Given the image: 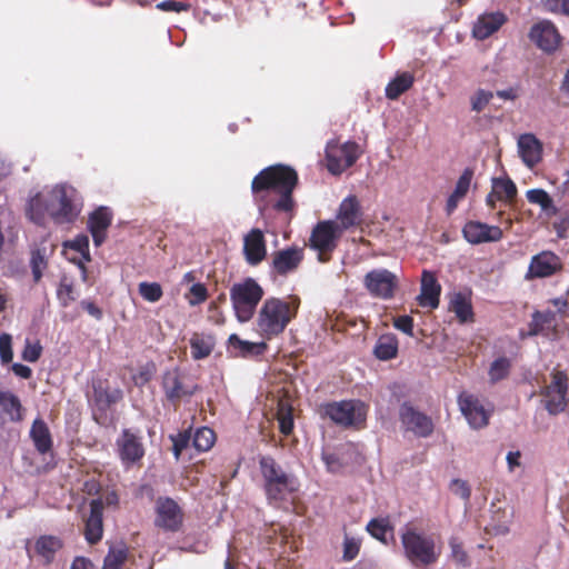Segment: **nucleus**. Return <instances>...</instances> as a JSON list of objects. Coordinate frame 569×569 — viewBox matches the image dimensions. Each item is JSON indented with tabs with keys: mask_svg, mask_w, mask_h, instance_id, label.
Wrapping results in <instances>:
<instances>
[{
	"mask_svg": "<svg viewBox=\"0 0 569 569\" xmlns=\"http://www.w3.org/2000/svg\"><path fill=\"white\" fill-rule=\"evenodd\" d=\"M299 183L297 171L286 164H273L262 169L251 181L256 201L268 197L267 204L279 213L293 214L297 202L293 191Z\"/></svg>",
	"mask_w": 569,
	"mask_h": 569,
	"instance_id": "nucleus-1",
	"label": "nucleus"
},
{
	"mask_svg": "<svg viewBox=\"0 0 569 569\" xmlns=\"http://www.w3.org/2000/svg\"><path fill=\"white\" fill-rule=\"evenodd\" d=\"M300 299L290 296L289 300L268 298L263 301L257 319L260 333L271 339L284 331L287 326L297 317Z\"/></svg>",
	"mask_w": 569,
	"mask_h": 569,
	"instance_id": "nucleus-2",
	"label": "nucleus"
},
{
	"mask_svg": "<svg viewBox=\"0 0 569 569\" xmlns=\"http://www.w3.org/2000/svg\"><path fill=\"white\" fill-rule=\"evenodd\" d=\"M401 545L405 557L418 568H429L440 558L441 547L437 546L431 536L419 532L413 528H407L401 533Z\"/></svg>",
	"mask_w": 569,
	"mask_h": 569,
	"instance_id": "nucleus-3",
	"label": "nucleus"
},
{
	"mask_svg": "<svg viewBox=\"0 0 569 569\" xmlns=\"http://www.w3.org/2000/svg\"><path fill=\"white\" fill-rule=\"evenodd\" d=\"M259 468L263 478V488L270 502L284 501L297 489L296 479L287 473L271 456L259 458Z\"/></svg>",
	"mask_w": 569,
	"mask_h": 569,
	"instance_id": "nucleus-4",
	"label": "nucleus"
},
{
	"mask_svg": "<svg viewBox=\"0 0 569 569\" xmlns=\"http://www.w3.org/2000/svg\"><path fill=\"white\" fill-rule=\"evenodd\" d=\"M263 293L262 287L252 278H247L231 287L230 300L238 321L248 322L252 319Z\"/></svg>",
	"mask_w": 569,
	"mask_h": 569,
	"instance_id": "nucleus-5",
	"label": "nucleus"
},
{
	"mask_svg": "<svg viewBox=\"0 0 569 569\" xmlns=\"http://www.w3.org/2000/svg\"><path fill=\"white\" fill-rule=\"evenodd\" d=\"M80 212L78 192L73 187L60 184L52 189L49 199V216L57 223L73 222Z\"/></svg>",
	"mask_w": 569,
	"mask_h": 569,
	"instance_id": "nucleus-6",
	"label": "nucleus"
},
{
	"mask_svg": "<svg viewBox=\"0 0 569 569\" xmlns=\"http://www.w3.org/2000/svg\"><path fill=\"white\" fill-rule=\"evenodd\" d=\"M161 389L166 401L177 409L182 401L189 400L197 392L198 385L191 382L178 367H174L162 373Z\"/></svg>",
	"mask_w": 569,
	"mask_h": 569,
	"instance_id": "nucleus-7",
	"label": "nucleus"
},
{
	"mask_svg": "<svg viewBox=\"0 0 569 569\" xmlns=\"http://www.w3.org/2000/svg\"><path fill=\"white\" fill-rule=\"evenodd\" d=\"M343 231L338 227L335 220L319 221L311 231L309 237V247L318 252L320 262H328L332 252L338 247V241Z\"/></svg>",
	"mask_w": 569,
	"mask_h": 569,
	"instance_id": "nucleus-8",
	"label": "nucleus"
},
{
	"mask_svg": "<svg viewBox=\"0 0 569 569\" xmlns=\"http://www.w3.org/2000/svg\"><path fill=\"white\" fill-rule=\"evenodd\" d=\"M550 382L541 390L542 403L550 415H558L566 409V396L569 387L568 373L555 368Z\"/></svg>",
	"mask_w": 569,
	"mask_h": 569,
	"instance_id": "nucleus-9",
	"label": "nucleus"
},
{
	"mask_svg": "<svg viewBox=\"0 0 569 569\" xmlns=\"http://www.w3.org/2000/svg\"><path fill=\"white\" fill-rule=\"evenodd\" d=\"M368 407L360 400H343L325 406V413L336 423L361 426L367 419Z\"/></svg>",
	"mask_w": 569,
	"mask_h": 569,
	"instance_id": "nucleus-10",
	"label": "nucleus"
},
{
	"mask_svg": "<svg viewBox=\"0 0 569 569\" xmlns=\"http://www.w3.org/2000/svg\"><path fill=\"white\" fill-rule=\"evenodd\" d=\"M117 453L124 468L140 465L146 455V448L139 430L122 429L116 440Z\"/></svg>",
	"mask_w": 569,
	"mask_h": 569,
	"instance_id": "nucleus-11",
	"label": "nucleus"
},
{
	"mask_svg": "<svg viewBox=\"0 0 569 569\" xmlns=\"http://www.w3.org/2000/svg\"><path fill=\"white\" fill-rule=\"evenodd\" d=\"M184 512L179 503L170 497H158L154 503V526L166 532L181 530Z\"/></svg>",
	"mask_w": 569,
	"mask_h": 569,
	"instance_id": "nucleus-12",
	"label": "nucleus"
},
{
	"mask_svg": "<svg viewBox=\"0 0 569 569\" xmlns=\"http://www.w3.org/2000/svg\"><path fill=\"white\" fill-rule=\"evenodd\" d=\"M362 283L371 297L389 300L395 297L399 280L390 270L380 268L367 272Z\"/></svg>",
	"mask_w": 569,
	"mask_h": 569,
	"instance_id": "nucleus-13",
	"label": "nucleus"
},
{
	"mask_svg": "<svg viewBox=\"0 0 569 569\" xmlns=\"http://www.w3.org/2000/svg\"><path fill=\"white\" fill-rule=\"evenodd\" d=\"M563 270L561 258L550 250H542L531 257L525 279L527 281L535 279L550 278Z\"/></svg>",
	"mask_w": 569,
	"mask_h": 569,
	"instance_id": "nucleus-14",
	"label": "nucleus"
},
{
	"mask_svg": "<svg viewBox=\"0 0 569 569\" xmlns=\"http://www.w3.org/2000/svg\"><path fill=\"white\" fill-rule=\"evenodd\" d=\"M361 153L359 144H327V169L330 173L338 176L351 167Z\"/></svg>",
	"mask_w": 569,
	"mask_h": 569,
	"instance_id": "nucleus-15",
	"label": "nucleus"
},
{
	"mask_svg": "<svg viewBox=\"0 0 569 569\" xmlns=\"http://www.w3.org/2000/svg\"><path fill=\"white\" fill-rule=\"evenodd\" d=\"M303 259V248L293 246L277 250L271 254L270 273L287 277L299 269Z\"/></svg>",
	"mask_w": 569,
	"mask_h": 569,
	"instance_id": "nucleus-16",
	"label": "nucleus"
},
{
	"mask_svg": "<svg viewBox=\"0 0 569 569\" xmlns=\"http://www.w3.org/2000/svg\"><path fill=\"white\" fill-rule=\"evenodd\" d=\"M399 419L406 429L417 437L427 438L433 432L432 419L417 410L410 402H403L400 406Z\"/></svg>",
	"mask_w": 569,
	"mask_h": 569,
	"instance_id": "nucleus-17",
	"label": "nucleus"
},
{
	"mask_svg": "<svg viewBox=\"0 0 569 569\" xmlns=\"http://www.w3.org/2000/svg\"><path fill=\"white\" fill-rule=\"evenodd\" d=\"M530 40L547 53L555 52L561 44V36L557 27L549 20L535 23L529 32Z\"/></svg>",
	"mask_w": 569,
	"mask_h": 569,
	"instance_id": "nucleus-18",
	"label": "nucleus"
},
{
	"mask_svg": "<svg viewBox=\"0 0 569 569\" xmlns=\"http://www.w3.org/2000/svg\"><path fill=\"white\" fill-rule=\"evenodd\" d=\"M458 405L471 428L481 429L488 426L490 413L483 408L478 397L461 392L458 396Z\"/></svg>",
	"mask_w": 569,
	"mask_h": 569,
	"instance_id": "nucleus-19",
	"label": "nucleus"
},
{
	"mask_svg": "<svg viewBox=\"0 0 569 569\" xmlns=\"http://www.w3.org/2000/svg\"><path fill=\"white\" fill-rule=\"evenodd\" d=\"M336 222L342 230L360 227L363 222V211L356 194H349L339 204Z\"/></svg>",
	"mask_w": 569,
	"mask_h": 569,
	"instance_id": "nucleus-20",
	"label": "nucleus"
},
{
	"mask_svg": "<svg viewBox=\"0 0 569 569\" xmlns=\"http://www.w3.org/2000/svg\"><path fill=\"white\" fill-rule=\"evenodd\" d=\"M462 236L469 243L479 244L500 241L503 232L498 226H489L480 221L470 220L465 223Z\"/></svg>",
	"mask_w": 569,
	"mask_h": 569,
	"instance_id": "nucleus-21",
	"label": "nucleus"
},
{
	"mask_svg": "<svg viewBox=\"0 0 569 569\" xmlns=\"http://www.w3.org/2000/svg\"><path fill=\"white\" fill-rule=\"evenodd\" d=\"M242 251L249 266H258L266 259L267 241L262 230L253 228L244 234Z\"/></svg>",
	"mask_w": 569,
	"mask_h": 569,
	"instance_id": "nucleus-22",
	"label": "nucleus"
},
{
	"mask_svg": "<svg viewBox=\"0 0 569 569\" xmlns=\"http://www.w3.org/2000/svg\"><path fill=\"white\" fill-rule=\"evenodd\" d=\"M113 220L112 210L109 207L100 206L88 217L87 228L92 236L96 247H100L107 239V232Z\"/></svg>",
	"mask_w": 569,
	"mask_h": 569,
	"instance_id": "nucleus-23",
	"label": "nucleus"
},
{
	"mask_svg": "<svg viewBox=\"0 0 569 569\" xmlns=\"http://www.w3.org/2000/svg\"><path fill=\"white\" fill-rule=\"evenodd\" d=\"M62 539L53 535H42L38 537L33 545V553L39 561L44 565H51L57 553L63 548Z\"/></svg>",
	"mask_w": 569,
	"mask_h": 569,
	"instance_id": "nucleus-24",
	"label": "nucleus"
},
{
	"mask_svg": "<svg viewBox=\"0 0 569 569\" xmlns=\"http://www.w3.org/2000/svg\"><path fill=\"white\" fill-rule=\"evenodd\" d=\"M90 515L86 520L84 537L91 545L101 540L103 533V502L101 498L90 501Z\"/></svg>",
	"mask_w": 569,
	"mask_h": 569,
	"instance_id": "nucleus-25",
	"label": "nucleus"
},
{
	"mask_svg": "<svg viewBox=\"0 0 569 569\" xmlns=\"http://www.w3.org/2000/svg\"><path fill=\"white\" fill-rule=\"evenodd\" d=\"M441 286L433 272L423 270L421 274V290L418 297L421 307L436 309L440 302Z\"/></svg>",
	"mask_w": 569,
	"mask_h": 569,
	"instance_id": "nucleus-26",
	"label": "nucleus"
},
{
	"mask_svg": "<svg viewBox=\"0 0 569 569\" xmlns=\"http://www.w3.org/2000/svg\"><path fill=\"white\" fill-rule=\"evenodd\" d=\"M267 345L264 342H251L242 340L237 333L229 336L227 341V353L233 358H248L262 355Z\"/></svg>",
	"mask_w": 569,
	"mask_h": 569,
	"instance_id": "nucleus-27",
	"label": "nucleus"
},
{
	"mask_svg": "<svg viewBox=\"0 0 569 569\" xmlns=\"http://www.w3.org/2000/svg\"><path fill=\"white\" fill-rule=\"evenodd\" d=\"M122 399V391L120 389L109 390L102 387L93 389V400L97 411L93 412L94 420L103 425L102 417L106 418L108 409Z\"/></svg>",
	"mask_w": 569,
	"mask_h": 569,
	"instance_id": "nucleus-28",
	"label": "nucleus"
},
{
	"mask_svg": "<svg viewBox=\"0 0 569 569\" xmlns=\"http://www.w3.org/2000/svg\"><path fill=\"white\" fill-rule=\"evenodd\" d=\"M30 438L40 455H47L52 450V436L44 420L40 418L33 420L30 428Z\"/></svg>",
	"mask_w": 569,
	"mask_h": 569,
	"instance_id": "nucleus-29",
	"label": "nucleus"
},
{
	"mask_svg": "<svg viewBox=\"0 0 569 569\" xmlns=\"http://www.w3.org/2000/svg\"><path fill=\"white\" fill-rule=\"evenodd\" d=\"M506 22V17L501 12L487 13L479 17L473 27V36L479 40H485L495 33Z\"/></svg>",
	"mask_w": 569,
	"mask_h": 569,
	"instance_id": "nucleus-30",
	"label": "nucleus"
},
{
	"mask_svg": "<svg viewBox=\"0 0 569 569\" xmlns=\"http://www.w3.org/2000/svg\"><path fill=\"white\" fill-rule=\"evenodd\" d=\"M189 345L192 359L202 360L212 353L216 347V339L210 333L194 332L189 340Z\"/></svg>",
	"mask_w": 569,
	"mask_h": 569,
	"instance_id": "nucleus-31",
	"label": "nucleus"
},
{
	"mask_svg": "<svg viewBox=\"0 0 569 569\" xmlns=\"http://www.w3.org/2000/svg\"><path fill=\"white\" fill-rule=\"evenodd\" d=\"M472 176L473 171L467 168L459 177L455 190L449 196L446 203V212L448 216H450L457 209L458 203L466 197L470 187Z\"/></svg>",
	"mask_w": 569,
	"mask_h": 569,
	"instance_id": "nucleus-32",
	"label": "nucleus"
},
{
	"mask_svg": "<svg viewBox=\"0 0 569 569\" xmlns=\"http://www.w3.org/2000/svg\"><path fill=\"white\" fill-rule=\"evenodd\" d=\"M399 341L393 333L381 335L373 348V355L381 361L395 359L398 356Z\"/></svg>",
	"mask_w": 569,
	"mask_h": 569,
	"instance_id": "nucleus-33",
	"label": "nucleus"
},
{
	"mask_svg": "<svg viewBox=\"0 0 569 569\" xmlns=\"http://www.w3.org/2000/svg\"><path fill=\"white\" fill-rule=\"evenodd\" d=\"M415 83V77L411 72L405 71L398 73L386 87V97L390 100H397L402 93L408 91Z\"/></svg>",
	"mask_w": 569,
	"mask_h": 569,
	"instance_id": "nucleus-34",
	"label": "nucleus"
},
{
	"mask_svg": "<svg viewBox=\"0 0 569 569\" xmlns=\"http://www.w3.org/2000/svg\"><path fill=\"white\" fill-rule=\"evenodd\" d=\"M64 248L72 249L81 254V259L76 261L72 259L74 263L81 269L83 278L87 276V268L84 262H89L91 260L90 251H89V238L86 234H78L73 240L66 241Z\"/></svg>",
	"mask_w": 569,
	"mask_h": 569,
	"instance_id": "nucleus-35",
	"label": "nucleus"
},
{
	"mask_svg": "<svg viewBox=\"0 0 569 569\" xmlns=\"http://www.w3.org/2000/svg\"><path fill=\"white\" fill-rule=\"evenodd\" d=\"M279 430L283 436H289L295 427L293 408L287 400H279L276 413Z\"/></svg>",
	"mask_w": 569,
	"mask_h": 569,
	"instance_id": "nucleus-36",
	"label": "nucleus"
},
{
	"mask_svg": "<svg viewBox=\"0 0 569 569\" xmlns=\"http://www.w3.org/2000/svg\"><path fill=\"white\" fill-rule=\"evenodd\" d=\"M526 197L530 203L540 206L541 210L548 216H555L558 212L552 198L543 189L528 190Z\"/></svg>",
	"mask_w": 569,
	"mask_h": 569,
	"instance_id": "nucleus-37",
	"label": "nucleus"
},
{
	"mask_svg": "<svg viewBox=\"0 0 569 569\" xmlns=\"http://www.w3.org/2000/svg\"><path fill=\"white\" fill-rule=\"evenodd\" d=\"M27 214L37 224L44 222L46 214H49V201L38 193L28 203Z\"/></svg>",
	"mask_w": 569,
	"mask_h": 569,
	"instance_id": "nucleus-38",
	"label": "nucleus"
},
{
	"mask_svg": "<svg viewBox=\"0 0 569 569\" xmlns=\"http://www.w3.org/2000/svg\"><path fill=\"white\" fill-rule=\"evenodd\" d=\"M492 191L496 193L497 199H499V201L510 202L517 196V187H516L515 182L509 178L493 179Z\"/></svg>",
	"mask_w": 569,
	"mask_h": 569,
	"instance_id": "nucleus-39",
	"label": "nucleus"
},
{
	"mask_svg": "<svg viewBox=\"0 0 569 569\" xmlns=\"http://www.w3.org/2000/svg\"><path fill=\"white\" fill-rule=\"evenodd\" d=\"M511 370V360L507 357H499L493 360L488 370L489 380L492 385L506 379Z\"/></svg>",
	"mask_w": 569,
	"mask_h": 569,
	"instance_id": "nucleus-40",
	"label": "nucleus"
},
{
	"mask_svg": "<svg viewBox=\"0 0 569 569\" xmlns=\"http://www.w3.org/2000/svg\"><path fill=\"white\" fill-rule=\"evenodd\" d=\"M367 531L377 540L387 543V536L393 528L388 518H373L368 522Z\"/></svg>",
	"mask_w": 569,
	"mask_h": 569,
	"instance_id": "nucleus-41",
	"label": "nucleus"
},
{
	"mask_svg": "<svg viewBox=\"0 0 569 569\" xmlns=\"http://www.w3.org/2000/svg\"><path fill=\"white\" fill-rule=\"evenodd\" d=\"M128 558V549L124 546L110 547L103 560L102 569H121Z\"/></svg>",
	"mask_w": 569,
	"mask_h": 569,
	"instance_id": "nucleus-42",
	"label": "nucleus"
},
{
	"mask_svg": "<svg viewBox=\"0 0 569 569\" xmlns=\"http://www.w3.org/2000/svg\"><path fill=\"white\" fill-rule=\"evenodd\" d=\"M519 156L523 163L532 169L542 159V147L543 144H518Z\"/></svg>",
	"mask_w": 569,
	"mask_h": 569,
	"instance_id": "nucleus-43",
	"label": "nucleus"
},
{
	"mask_svg": "<svg viewBox=\"0 0 569 569\" xmlns=\"http://www.w3.org/2000/svg\"><path fill=\"white\" fill-rule=\"evenodd\" d=\"M451 310L461 322L472 320L473 311L470 301L461 293L456 295L451 301Z\"/></svg>",
	"mask_w": 569,
	"mask_h": 569,
	"instance_id": "nucleus-44",
	"label": "nucleus"
},
{
	"mask_svg": "<svg viewBox=\"0 0 569 569\" xmlns=\"http://www.w3.org/2000/svg\"><path fill=\"white\" fill-rule=\"evenodd\" d=\"M214 441V431L209 427H201L196 431L192 445L198 451H208L212 448Z\"/></svg>",
	"mask_w": 569,
	"mask_h": 569,
	"instance_id": "nucleus-45",
	"label": "nucleus"
},
{
	"mask_svg": "<svg viewBox=\"0 0 569 569\" xmlns=\"http://www.w3.org/2000/svg\"><path fill=\"white\" fill-rule=\"evenodd\" d=\"M321 457L328 471L332 473L342 471L343 468L348 465L346 452L341 450L336 452L323 451Z\"/></svg>",
	"mask_w": 569,
	"mask_h": 569,
	"instance_id": "nucleus-46",
	"label": "nucleus"
},
{
	"mask_svg": "<svg viewBox=\"0 0 569 569\" xmlns=\"http://www.w3.org/2000/svg\"><path fill=\"white\" fill-rule=\"evenodd\" d=\"M57 297L62 307H68L71 302L77 299L76 289L67 277H63L60 280L59 287L57 289Z\"/></svg>",
	"mask_w": 569,
	"mask_h": 569,
	"instance_id": "nucleus-47",
	"label": "nucleus"
},
{
	"mask_svg": "<svg viewBox=\"0 0 569 569\" xmlns=\"http://www.w3.org/2000/svg\"><path fill=\"white\" fill-rule=\"evenodd\" d=\"M138 291L143 300L148 302H158L163 296L162 287L158 282H140Z\"/></svg>",
	"mask_w": 569,
	"mask_h": 569,
	"instance_id": "nucleus-48",
	"label": "nucleus"
},
{
	"mask_svg": "<svg viewBox=\"0 0 569 569\" xmlns=\"http://www.w3.org/2000/svg\"><path fill=\"white\" fill-rule=\"evenodd\" d=\"M0 405L4 411L8 412L12 420L21 419V403L17 396L12 393H2L0 397Z\"/></svg>",
	"mask_w": 569,
	"mask_h": 569,
	"instance_id": "nucleus-49",
	"label": "nucleus"
},
{
	"mask_svg": "<svg viewBox=\"0 0 569 569\" xmlns=\"http://www.w3.org/2000/svg\"><path fill=\"white\" fill-rule=\"evenodd\" d=\"M493 98V93L491 91H487L483 89H479L475 92V94L470 98L471 109L477 112H481Z\"/></svg>",
	"mask_w": 569,
	"mask_h": 569,
	"instance_id": "nucleus-50",
	"label": "nucleus"
},
{
	"mask_svg": "<svg viewBox=\"0 0 569 569\" xmlns=\"http://www.w3.org/2000/svg\"><path fill=\"white\" fill-rule=\"evenodd\" d=\"M190 438L191 436L188 431L179 432L176 436H170V440L172 441V451L176 460L180 459L182 451L189 446Z\"/></svg>",
	"mask_w": 569,
	"mask_h": 569,
	"instance_id": "nucleus-51",
	"label": "nucleus"
},
{
	"mask_svg": "<svg viewBox=\"0 0 569 569\" xmlns=\"http://www.w3.org/2000/svg\"><path fill=\"white\" fill-rule=\"evenodd\" d=\"M190 298L189 305L197 306L204 302L208 299V290L203 283H194L189 289Z\"/></svg>",
	"mask_w": 569,
	"mask_h": 569,
	"instance_id": "nucleus-52",
	"label": "nucleus"
},
{
	"mask_svg": "<svg viewBox=\"0 0 569 569\" xmlns=\"http://www.w3.org/2000/svg\"><path fill=\"white\" fill-rule=\"evenodd\" d=\"M0 359L3 363H9L13 359L12 338L9 333L0 336Z\"/></svg>",
	"mask_w": 569,
	"mask_h": 569,
	"instance_id": "nucleus-53",
	"label": "nucleus"
},
{
	"mask_svg": "<svg viewBox=\"0 0 569 569\" xmlns=\"http://www.w3.org/2000/svg\"><path fill=\"white\" fill-rule=\"evenodd\" d=\"M360 551V543L355 538L346 537L343 541V559L353 560Z\"/></svg>",
	"mask_w": 569,
	"mask_h": 569,
	"instance_id": "nucleus-54",
	"label": "nucleus"
},
{
	"mask_svg": "<svg viewBox=\"0 0 569 569\" xmlns=\"http://www.w3.org/2000/svg\"><path fill=\"white\" fill-rule=\"evenodd\" d=\"M393 327L401 332L413 336V318L411 316H399L393 319Z\"/></svg>",
	"mask_w": 569,
	"mask_h": 569,
	"instance_id": "nucleus-55",
	"label": "nucleus"
},
{
	"mask_svg": "<svg viewBox=\"0 0 569 569\" xmlns=\"http://www.w3.org/2000/svg\"><path fill=\"white\" fill-rule=\"evenodd\" d=\"M46 264L47 263H46L43 254L39 250L33 251L32 256H31V268H32V274H33V278L36 281H39L40 278L42 277L41 269L43 267H46Z\"/></svg>",
	"mask_w": 569,
	"mask_h": 569,
	"instance_id": "nucleus-56",
	"label": "nucleus"
},
{
	"mask_svg": "<svg viewBox=\"0 0 569 569\" xmlns=\"http://www.w3.org/2000/svg\"><path fill=\"white\" fill-rule=\"evenodd\" d=\"M42 353V347L40 343H30L27 342L23 351H22V359L29 362H36Z\"/></svg>",
	"mask_w": 569,
	"mask_h": 569,
	"instance_id": "nucleus-57",
	"label": "nucleus"
},
{
	"mask_svg": "<svg viewBox=\"0 0 569 569\" xmlns=\"http://www.w3.org/2000/svg\"><path fill=\"white\" fill-rule=\"evenodd\" d=\"M450 548H451V555L453 559L463 566L467 565L468 556L466 551L463 550L461 543H459L457 540L452 539L450 540Z\"/></svg>",
	"mask_w": 569,
	"mask_h": 569,
	"instance_id": "nucleus-58",
	"label": "nucleus"
},
{
	"mask_svg": "<svg viewBox=\"0 0 569 569\" xmlns=\"http://www.w3.org/2000/svg\"><path fill=\"white\" fill-rule=\"evenodd\" d=\"M451 489L456 495H459L462 499L469 500L471 490L468 483L460 479H455L451 482Z\"/></svg>",
	"mask_w": 569,
	"mask_h": 569,
	"instance_id": "nucleus-59",
	"label": "nucleus"
},
{
	"mask_svg": "<svg viewBox=\"0 0 569 569\" xmlns=\"http://www.w3.org/2000/svg\"><path fill=\"white\" fill-rule=\"evenodd\" d=\"M80 306L83 310H86L90 316L94 319L100 320L103 317L102 310L92 301L82 300Z\"/></svg>",
	"mask_w": 569,
	"mask_h": 569,
	"instance_id": "nucleus-60",
	"label": "nucleus"
},
{
	"mask_svg": "<svg viewBox=\"0 0 569 569\" xmlns=\"http://www.w3.org/2000/svg\"><path fill=\"white\" fill-rule=\"evenodd\" d=\"M158 8L166 11L181 12L188 9V4L179 1H162L158 4Z\"/></svg>",
	"mask_w": 569,
	"mask_h": 569,
	"instance_id": "nucleus-61",
	"label": "nucleus"
},
{
	"mask_svg": "<svg viewBox=\"0 0 569 569\" xmlns=\"http://www.w3.org/2000/svg\"><path fill=\"white\" fill-rule=\"evenodd\" d=\"M566 0H542L545 9L552 13H561Z\"/></svg>",
	"mask_w": 569,
	"mask_h": 569,
	"instance_id": "nucleus-62",
	"label": "nucleus"
},
{
	"mask_svg": "<svg viewBox=\"0 0 569 569\" xmlns=\"http://www.w3.org/2000/svg\"><path fill=\"white\" fill-rule=\"evenodd\" d=\"M12 371L16 376L22 378V379H29L32 376V370L22 363H13L12 365Z\"/></svg>",
	"mask_w": 569,
	"mask_h": 569,
	"instance_id": "nucleus-63",
	"label": "nucleus"
},
{
	"mask_svg": "<svg viewBox=\"0 0 569 569\" xmlns=\"http://www.w3.org/2000/svg\"><path fill=\"white\" fill-rule=\"evenodd\" d=\"M70 569H93V565L88 558L76 557Z\"/></svg>",
	"mask_w": 569,
	"mask_h": 569,
	"instance_id": "nucleus-64",
	"label": "nucleus"
}]
</instances>
